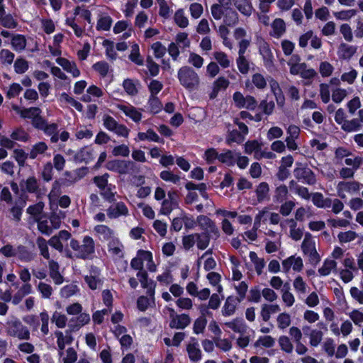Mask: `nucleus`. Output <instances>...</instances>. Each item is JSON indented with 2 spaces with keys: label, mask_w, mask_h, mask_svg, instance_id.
I'll return each mask as SVG.
<instances>
[{
  "label": "nucleus",
  "mask_w": 363,
  "mask_h": 363,
  "mask_svg": "<svg viewBox=\"0 0 363 363\" xmlns=\"http://www.w3.org/2000/svg\"><path fill=\"white\" fill-rule=\"evenodd\" d=\"M69 246L74 252L75 257L78 259H90L95 252L94 240L89 235L83 238L82 243L76 239H71Z\"/></svg>",
  "instance_id": "f257e3e1"
},
{
  "label": "nucleus",
  "mask_w": 363,
  "mask_h": 363,
  "mask_svg": "<svg viewBox=\"0 0 363 363\" xmlns=\"http://www.w3.org/2000/svg\"><path fill=\"white\" fill-rule=\"evenodd\" d=\"M211 15L216 20H223V23L228 26H235L239 22L238 12L230 6L222 5H212L211 6Z\"/></svg>",
  "instance_id": "f03ea898"
},
{
  "label": "nucleus",
  "mask_w": 363,
  "mask_h": 363,
  "mask_svg": "<svg viewBox=\"0 0 363 363\" xmlns=\"http://www.w3.org/2000/svg\"><path fill=\"white\" fill-rule=\"evenodd\" d=\"M178 79L180 84L189 90L195 89L199 84L197 73L190 67L184 66L178 71Z\"/></svg>",
  "instance_id": "7ed1b4c3"
},
{
  "label": "nucleus",
  "mask_w": 363,
  "mask_h": 363,
  "mask_svg": "<svg viewBox=\"0 0 363 363\" xmlns=\"http://www.w3.org/2000/svg\"><path fill=\"white\" fill-rule=\"evenodd\" d=\"M6 330L7 334L11 337L23 340H30V333L28 328L17 318L8 321Z\"/></svg>",
  "instance_id": "20e7f679"
},
{
  "label": "nucleus",
  "mask_w": 363,
  "mask_h": 363,
  "mask_svg": "<svg viewBox=\"0 0 363 363\" xmlns=\"http://www.w3.org/2000/svg\"><path fill=\"white\" fill-rule=\"evenodd\" d=\"M301 250L312 264H316L320 261V257L315 248V241L311 233L305 234L301 244Z\"/></svg>",
  "instance_id": "39448f33"
},
{
  "label": "nucleus",
  "mask_w": 363,
  "mask_h": 363,
  "mask_svg": "<svg viewBox=\"0 0 363 363\" xmlns=\"http://www.w3.org/2000/svg\"><path fill=\"white\" fill-rule=\"evenodd\" d=\"M38 223V229L39 231L46 235L52 234L53 230L58 229L60 227V219L55 216H52L50 218L45 216L36 218Z\"/></svg>",
  "instance_id": "423d86ee"
},
{
  "label": "nucleus",
  "mask_w": 363,
  "mask_h": 363,
  "mask_svg": "<svg viewBox=\"0 0 363 363\" xmlns=\"http://www.w3.org/2000/svg\"><path fill=\"white\" fill-rule=\"evenodd\" d=\"M363 184L357 181H342L338 182L336 189L337 196L342 199H346L347 194H354L357 193L362 188Z\"/></svg>",
  "instance_id": "0eeeda50"
},
{
  "label": "nucleus",
  "mask_w": 363,
  "mask_h": 363,
  "mask_svg": "<svg viewBox=\"0 0 363 363\" xmlns=\"http://www.w3.org/2000/svg\"><path fill=\"white\" fill-rule=\"evenodd\" d=\"M43 130L46 135L50 138V142L52 143H56L59 140L66 142L69 138V133L66 130H63L59 134L57 123H47Z\"/></svg>",
  "instance_id": "6e6552de"
},
{
  "label": "nucleus",
  "mask_w": 363,
  "mask_h": 363,
  "mask_svg": "<svg viewBox=\"0 0 363 363\" xmlns=\"http://www.w3.org/2000/svg\"><path fill=\"white\" fill-rule=\"evenodd\" d=\"M235 106L238 108L254 110L257 106L256 99L250 95L245 96L241 92L235 91L233 95Z\"/></svg>",
  "instance_id": "1a4fd4ad"
},
{
  "label": "nucleus",
  "mask_w": 363,
  "mask_h": 363,
  "mask_svg": "<svg viewBox=\"0 0 363 363\" xmlns=\"http://www.w3.org/2000/svg\"><path fill=\"white\" fill-rule=\"evenodd\" d=\"M196 223L201 229L206 231V233L211 234L213 239H218L220 237V232L213 220L206 216L200 215L196 218Z\"/></svg>",
  "instance_id": "9d476101"
},
{
  "label": "nucleus",
  "mask_w": 363,
  "mask_h": 363,
  "mask_svg": "<svg viewBox=\"0 0 363 363\" xmlns=\"http://www.w3.org/2000/svg\"><path fill=\"white\" fill-rule=\"evenodd\" d=\"M84 281L91 290L100 288L103 284V278L100 269L96 266H91L89 274L84 277Z\"/></svg>",
  "instance_id": "9b49d317"
},
{
  "label": "nucleus",
  "mask_w": 363,
  "mask_h": 363,
  "mask_svg": "<svg viewBox=\"0 0 363 363\" xmlns=\"http://www.w3.org/2000/svg\"><path fill=\"white\" fill-rule=\"evenodd\" d=\"M133 164L131 161L113 160L106 163V167L107 169L120 174H126Z\"/></svg>",
  "instance_id": "f8f14e48"
},
{
  "label": "nucleus",
  "mask_w": 363,
  "mask_h": 363,
  "mask_svg": "<svg viewBox=\"0 0 363 363\" xmlns=\"http://www.w3.org/2000/svg\"><path fill=\"white\" fill-rule=\"evenodd\" d=\"M87 173V167H81L73 171H66L64 173L63 184L65 186L73 184L84 178Z\"/></svg>",
  "instance_id": "ddd939ff"
},
{
  "label": "nucleus",
  "mask_w": 363,
  "mask_h": 363,
  "mask_svg": "<svg viewBox=\"0 0 363 363\" xmlns=\"http://www.w3.org/2000/svg\"><path fill=\"white\" fill-rule=\"evenodd\" d=\"M282 270L284 272L287 273L291 269L294 272H301L303 267V263L301 257L291 255L288 258L284 259L281 262Z\"/></svg>",
  "instance_id": "4468645a"
},
{
  "label": "nucleus",
  "mask_w": 363,
  "mask_h": 363,
  "mask_svg": "<svg viewBox=\"0 0 363 363\" xmlns=\"http://www.w3.org/2000/svg\"><path fill=\"white\" fill-rule=\"evenodd\" d=\"M294 177L301 182L308 185L315 183L316 179L314 173L309 168H296L294 172Z\"/></svg>",
  "instance_id": "2eb2a0df"
},
{
  "label": "nucleus",
  "mask_w": 363,
  "mask_h": 363,
  "mask_svg": "<svg viewBox=\"0 0 363 363\" xmlns=\"http://www.w3.org/2000/svg\"><path fill=\"white\" fill-rule=\"evenodd\" d=\"M95 235L102 242H110L116 236L115 231L106 225H96L94 228Z\"/></svg>",
  "instance_id": "dca6fc26"
},
{
  "label": "nucleus",
  "mask_w": 363,
  "mask_h": 363,
  "mask_svg": "<svg viewBox=\"0 0 363 363\" xmlns=\"http://www.w3.org/2000/svg\"><path fill=\"white\" fill-rule=\"evenodd\" d=\"M171 320L169 326L172 328L183 329L190 324L191 319L186 314L176 315L174 310L169 308Z\"/></svg>",
  "instance_id": "f3484780"
},
{
  "label": "nucleus",
  "mask_w": 363,
  "mask_h": 363,
  "mask_svg": "<svg viewBox=\"0 0 363 363\" xmlns=\"http://www.w3.org/2000/svg\"><path fill=\"white\" fill-rule=\"evenodd\" d=\"M107 216L111 219H116L121 216H128L129 215V210L126 205L122 202H116L111 205L107 209Z\"/></svg>",
  "instance_id": "a211bd4d"
},
{
  "label": "nucleus",
  "mask_w": 363,
  "mask_h": 363,
  "mask_svg": "<svg viewBox=\"0 0 363 363\" xmlns=\"http://www.w3.org/2000/svg\"><path fill=\"white\" fill-rule=\"evenodd\" d=\"M188 357L191 362H199L202 359V352L198 340L191 337L186 347Z\"/></svg>",
  "instance_id": "6ab92c4d"
},
{
  "label": "nucleus",
  "mask_w": 363,
  "mask_h": 363,
  "mask_svg": "<svg viewBox=\"0 0 363 363\" xmlns=\"http://www.w3.org/2000/svg\"><path fill=\"white\" fill-rule=\"evenodd\" d=\"M116 107L135 123H139L141 121L143 116L142 113L133 106L120 104H117Z\"/></svg>",
  "instance_id": "aec40b11"
},
{
  "label": "nucleus",
  "mask_w": 363,
  "mask_h": 363,
  "mask_svg": "<svg viewBox=\"0 0 363 363\" xmlns=\"http://www.w3.org/2000/svg\"><path fill=\"white\" fill-rule=\"evenodd\" d=\"M155 289L154 287H150L147 291V294L149 297L141 296L138 298L137 307L140 311H145L148 308V307L155 304Z\"/></svg>",
  "instance_id": "412c9836"
},
{
  "label": "nucleus",
  "mask_w": 363,
  "mask_h": 363,
  "mask_svg": "<svg viewBox=\"0 0 363 363\" xmlns=\"http://www.w3.org/2000/svg\"><path fill=\"white\" fill-rule=\"evenodd\" d=\"M94 159V150L89 146L80 148L74 155V161L77 163H89Z\"/></svg>",
  "instance_id": "4be33fe9"
},
{
  "label": "nucleus",
  "mask_w": 363,
  "mask_h": 363,
  "mask_svg": "<svg viewBox=\"0 0 363 363\" xmlns=\"http://www.w3.org/2000/svg\"><path fill=\"white\" fill-rule=\"evenodd\" d=\"M54 334L57 338V344L60 350V354L62 355L65 346L72 343L73 337L71 332L69 330H66L65 333L56 330Z\"/></svg>",
  "instance_id": "5701e85b"
},
{
  "label": "nucleus",
  "mask_w": 363,
  "mask_h": 363,
  "mask_svg": "<svg viewBox=\"0 0 363 363\" xmlns=\"http://www.w3.org/2000/svg\"><path fill=\"white\" fill-rule=\"evenodd\" d=\"M282 227L288 225L289 228V236L290 238L295 240H300L303 236V230L297 227L296 221L293 219H286L283 223H281Z\"/></svg>",
  "instance_id": "b1692460"
},
{
  "label": "nucleus",
  "mask_w": 363,
  "mask_h": 363,
  "mask_svg": "<svg viewBox=\"0 0 363 363\" xmlns=\"http://www.w3.org/2000/svg\"><path fill=\"white\" fill-rule=\"evenodd\" d=\"M245 152L247 155H253L254 158L259 160L262 155V144L256 140H249L245 143Z\"/></svg>",
  "instance_id": "393cba45"
},
{
  "label": "nucleus",
  "mask_w": 363,
  "mask_h": 363,
  "mask_svg": "<svg viewBox=\"0 0 363 363\" xmlns=\"http://www.w3.org/2000/svg\"><path fill=\"white\" fill-rule=\"evenodd\" d=\"M56 62L60 65L64 70L70 73L73 77H78L80 75V71L74 61H69L64 57H58Z\"/></svg>",
  "instance_id": "a878e982"
},
{
  "label": "nucleus",
  "mask_w": 363,
  "mask_h": 363,
  "mask_svg": "<svg viewBox=\"0 0 363 363\" xmlns=\"http://www.w3.org/2000/svg\"><path fill=\"white\" fill-rule=\"evenodd\" d=\"M357 48L345 43H342L337 49V55L340 59L349 60L357 52Z\"/></svg>",
  "instance_id": "bb28decb"
},
{
  "label": "nucleus",
  "mask_w": 363,
  "mask_h": 363,
  "mask_svg": "<svg viewBox=\"0 0 363 363\" xmlns=\"http://www.w3.org/2000/svg\"><path fill=\"white\" fill-rule=\"evenodd\" d=\"M259 53L262 56L264 65L268 69L271 70L274 67L273 55L267 43H263L259 46Z\"/></svg>",
  "instance_id": "cd10ccee"
},
{
  "label": "nucleus",
  "mask_w": 363,
  "mask_h": 363,
  "mask_svg": "<svg viewBox=\"0 0 363 363\" xmlns=\"http://www.w3.org/2000/svg\"><path fill=\"white\" fill-rule=\"evenodd\" d=\"M235 7L244 16L250 17L254 8L250 0H232Z\"/></svg>",
  "instance_id": "c85d7f7f"
},
{
  "label": "nucleus",
  "mask_w": 363,
  "mask_h": 363,
  "mask_svg": "<svg viewBox=\"0 0 363 363\" xmlns=\"http://www.w3.org/2000/svg\"><path fill=\"white\" fill-rule=\"evenodd\" d=\"M337 263L335 260L331 258H326L321 267L318 270V274L320 277L329 276L332 272L337 271Z\"/></svg>",
  "instance_id": "c756f323"
},
{
  "label": "nucleus",
  "mask_w": 363,
  "mask_h": 363,
  "mask_svg": "<svg viewBox=\"0 0 363 363\" xmlns=\"http://www.w3.org/2000/svg\"><path fill=\"white\" fill-rule=\"evenodd\" d=\"M90 321V316L86 313H80L76 318H72L69 320V327L72 330H77L84 325L88 324Z\"/></svg>",
  "instance_id": "7c9ffc66"
},
{
  "label": "nucleus",
  "mask_w": 363,
  "mask_h": 363,
  "mask_svg": "<svg viewBox=\"0 0 363 363\" xmlns=\"http://www.w3.org/2000/svg\"><path fill=\"white\" fill-rule=\"evenodd\" d=\"M22 187L29 193H34L38 196L40 194H44L45 192H42L39 188V184L38 179L35 177H29L25 181H23V185Z\"/></svg>",
  "instance_id": "2f4dec72"
},
{
  "label": "nucleus",
  "mask_w": 363,
  "mask_h": 363,
  "mask_svg": "<svg viewBox=\"0 0 363 363\" xmlns=\"http://www.w3.org/2000/svg\"><path fill=\"white\" fill-rule=\"evenodd\" d=\"M108 251L112 256L117 258L123 257V245L117 237L108 242Z\"/></svg>",
  "instance_id": "473e14b6"
},
{
  "label": "nucleus",
  "mask_w": 363,
  "mask_h": 363,
  "mask_svg": "<svg viewBox=\"0 0 363 363\" xmlns=\"http://www.w3.org/2000/svg\"><path fill=\"white\" fill-rule=\"evenodd\" d=\"M272 30L270 31V35L279 38L286 32V24L283 19L277 18H276L271 25Z\"/></svg>",
  "instance_id": "72a5a7b5"
},
{
  "label": "nucleus",
  "mask_w": 363,
  "mask_h": 363,
  "mask_svg": "<svg viewBox=\"0 0 363 363\" xmlns=\"http://www.w3.org/2000/svg\"><path fill=\"white\" fill-rule=\"evenodd\" d=\"M103 94L104 92L101 89L95 85H91L88 87L86 94L82 96L81 100L84 102H90L94 100V98L101 97Z\"/></svg>",
  "instance_id": "f704fd0d"
},
{
  "label": "nucleus",
  "mask_w": 363,
  "mask_h": 363,
  "mask_svg": "<svg viewBox=\"0 0 363 363\" xmlns=\"http://www.w3.org/2000/svg\"><path fill=\"white\" fill-rule=\"evenodd\" d=\"M300 58L298 55H292L288 62V65L290 66V73L294 75L301 74L303 69L306 68L305 63H298Z\"/></svg>",
  "instance_id": "c9c22d12"
},
{
  "label": "nucleus",
  "mask_w": 363,
  "mask_h": 363,
  "mask_svg": "<svg viewBox=\"0 0 363 363\" xmlns=\"http://www.w3.org/2000/svg\"><path fill=\"white\" fill-rule=\"evenodd\" d=\"M113 23L112 18L106 13H100L98 16L96 29L98 30H109Z\"/></svg>",
  "instance_id": "e433bc0d"
},
{
  "label": "nucleus",
  "mask_w": 363,
  "mask_h": 363,
  "mask_svg": "<svg viewBox=\"0 0 363 363\" xmlns=\"http://www.w3.org/2000/svg\"><path fill=\"white\" fill-rule=\"evenodd\" d=\"M137 140L138 141H151L155 143H163V140L151 128L146 132H139L137 135Z\"/></svg>",
  "instance_id": "4c0bfd02"
},
{
  "label": "nucleus",
  "mask_w": 363,
  "mask_h": 363,
  "mask_svg": "<svg viewBox=\"0 0 363 363\" xmlns=\"http://www.w3.org/2000/svg\"><path fill=\"white\" fill-rule=\"evenodd\" d=\"M50 276L55 284L59 285L63 283V277L59 272V264L54 260L49 261Z\"/></svg>",
  "instance_id": "58836bf2"
},
{
  "label": "nucleus",
  "mask_w": 363,
  "mask_h": 363,
  "mask_svg": "<svg viewBox=\"0 0 363 363\" xmlns=\"http://www.w3.org/2000/svg\"><path fill=\"white\" fill-rule=\"evenodd\" d=\"M311 199L313 204L318 208H330L332 205V199L324 198L321 193L313 194Z\"/></svg>",
  "instance_id": "ea45409f"
},
{
  "label": "nucleus",
  "mask_w": 363,
  "mask_h": 363,
  "mask_svg": "<svg viewBox=\"0 0 363 363\" xmlns=\"http://www.w3.org/2000/svg\"><path fill=\"white\" fill-rule=\"evenodd\" d=\"M268 81L269 83L271 90L275 96L277 104L281 106H283L284 103V97L280 89L279 83L272 78H270Z\"/></svg>",
  "instance_id": "a19ab883"
},
{
  "label": "nucleus",
  "mask_w": 363,
  "mask_h": 363,
  "mask_svg": "<svg viewBox=\"0 0 363 363\" xmlns=\"http://www.w3.org/2000/svg\"><path fill=\"white\" fill-rule=\"evenodd\" d=\"M123 86L128 95L135 96L138 93L140 82L138 80L127 79L123 81Z\"/></svg>",
  "instance_id": "79ce46f5"
},
{
  "label": "nucleus",
  "mask_w": 363,
  "mask_h": 363,
  "mask_svg": "<svg viewBox=\"0 0 363 363\" xmlns=\"http://www.w3.org/2000/svg\"><path fill=\"white\" fill-rule=\"evenodd\" d=\"M59 101L62 104H70L72 106L75 108L78 111H82L83 106L82 104L74 99L72 96H69L66 92H62L60 94L59 96Z\"/></svg>",
  "instance_id": "37998d69"
},
{
  "label": "nucleus",
  "mask_w": 363,
  "mask_h": 363,
  "mask_svg": "<svg viewBox=\"0 0 363 363\" xmlns=\"http://www.w3.org/2000/svg\"><path fill=\"white\" fill-rule=\"evenodd\" d=\"M289 194L288 188L285 185L277 186L273 195V201L276 203H281L285 201Z\"/></svg>",
  "instance_id": "c03bdc74"
},
{
  "label": "nucleus",
  "mask_w": 363,
  "mask_h": 363,
  "mask_svg": "<svg viewBox=\"0 0 363 363\" xmlns=\"http://www.w3.org/2000/svg\"><path fill=\"white\" fill-rule=\"evenodd\" d=\"M225 325L235 333L243 335L247 332V327L242 320L235 319L233 321L225 323Z\"/></svg>",
  "instance_id": "a18cd8bd"
},
{
  "label": "nucleus",
  "mask_w": 363,
  "mask_h": 363,
  "mask_svg": "<svg viewBox=\"0 0 363 363\" xmlns=\"http://www.w3.org/2000/svg\"><path fill=\"white\" fill-rule=\"evenodd\" d=\"M174 23L182 28H186L189 24V21L185 14L183 9H177L174 14Z\"/></svg>",
  "instance_id": "49530a36"
},
{
  "label": "nucleus",
  "mask_w": 363,
  "mask_h": 363,
  "mask_svg": "<svg viewBox=\"0 0 363 363\" xmlns=\"http://www.w3.org/2000/svg\"><path fill=\"white\" fill-rule=\"evenodd\" d=\"M16 257L21 261L25 262H30L34 259V255L23 245L16 247Z\"/></svg>",
  "instance_id": "de8ad7c7"
},
{
  "label": "nucleus",
  "mask_w": 363,
  "mask_h": 363,
  "mask_svg": "<svg viewBox=\"0 0 363 363\" xmlns=\"http://www.w3.org/2000/svg\"><path fill=\"white\" fill-rule=\"evenodd\" d=\"M48 145L44 142H38L35 144L28 154L30 159L38 158L39 156L43 155L48 150Z\"/></svg>",
  "instance_id": "09e8293b"
},
{
  "label": "nucleus",
  "mask_w": 363,
  "mask_h": 363,
  "mask_svg": "<svg viewBox=\"0 0 363 363\" xmlns=\"http://www.w3.org/2000/svg\"><path fill=\"white\" fill-rule=\"evenodd\" d=\"M236 305L237 302L235 298L228 297L222 308L223 315L224 316L232 315L235 311Z\"/></svg>",
  "instance_id": "8fccbe9b"
},
{
  "label": "nucleus",
  "mask_w": 363,
  "mask_h": 363,
  "mask_svg": "<svg viewBox=\"0 0 363 363\" xmlns=\"http://www.w3.org/2000/svg\"><path fill=\"white\" fill-rule=\"evenodd\" d=\"M269 185L266 182L260 183L256 189L257 201L262 202L265 200H268L269 198Z\"/></svg>",
  "instance_id": "3c124183"
},
{
  "label": "nucleus",
  "mask_w": 363,
  "mask_h": 363,
  "mask_svg": "<svg viewBox=\"0 0 363 363\" xmlns=\"http://www.w3.org/2000/svg\"><path fill=\"white\" fill-rule=\"evenodd\" d=\"M362 127V124L359 123V121L357 118L352 120H346L342 124L341 128L345 132H355L359 130Z\"/></svg>",
  "instance_id": "603ef678"
},
{
  "label": "nucleus",
  "mask_w": 363,
  "mask_h": 363,
  "mask_svg": "<svg viewBox=\"0 0 363 363\" xmlns=\"http://www.w3.org/2000/svg\"><path fill=\"white\" fill-rule=\"evenodd\" d=\"M160 178L167 182H170L176 185H179L181 182V177L174 174L172 171L164 170L162 171L160 174Z\"/></svg>",
  "instance_id": "864d4df0"
},
{
  "label": "nucleus",
  "mask_w": 363,
  "mask_h": 363,
  "mask_svg": "<svg viewBox=\"0 0 363 363\" xmlns=\"http://www.w3.org/2000/svg\"><path fill=\"white\" fill-rule=\"evenodd\" d=\"M236 154L231 150H226L220 153L219 156V162L226 164L228 167H232L235 164Z\"/></svg>",
  "instance_id": "5fc2aeb1"
},
{
  "label": "nucleus",
  "mask_w": 363,
  "mask_h": 363,
  "mask_svg": "<svg viewBox=\"0 0 363 363\" xmlns=\"http://www.w3.org/2000/svg\"><path fill=\"white\" fill-rule=\"evenodd\" d=\"M174 208V203L172 199V194L168 193V199H164L162 202L160 213L163 215H169Z\"/></svg>",
  "instance_id": "6e6d98bb"
},
{
  "label": "nucleus",
  "mask_w": 363,
  "mask_h": 363,
  "mask_svg": "<svg viewBox=\"0 0 363 363\" xmlns=\"http://www.w3.org/2000/svg\"><path fill=\"white\" fill-rule=\"evenodd\" d=\"M11 45L14 50L21 52L26 46V40L23 35L17 34L12 38Z\"/></svg>",
  "instance_id": "4d7b16f0"
},
{
  "label": "nucleus",
  "mask_w": 363,
  "mask_h": 363,
  "mask_svg": "<svg viewBox=\"0 0 363 363\" xmlns=\"http://www.w3.org/2000/svg\"><path fill=\"white\" fill-rule=\"evenodd\" d=\"M211 234L196 233V241L197 247L200 250H205L209 245Z\"/></svg>",
  "instance_id": "13d9d810"
},
{
  "label": "nucleus",
  "mask_w": 363,
  "mask_h": 363,
  "mask_svg": "<svg viewBox=\"0 0 363 363\" xmlns=\"http://www.w3.org/2000/svg\"><path fill=\"white\" fill-rule=\"evenodd\" d=\"M129 59L138 65H143V59L140 54V48L138 44L135 43L131 45Z\"/></svg>",
  "instance_id": "bf43d9fd"
},
{
  "label": "nucleus",
  "mask_w": 363,
  "mask_h": 363,
  "mask_svg": "<svg viewBox=\"0 0 363 363\" xmlns=\"http://www.w3.org/2000/svg\"><path fill=\"white\" fill-rule=\"evenodd\" d=\"M357 13L356 9H348L340 11H335L333 13L336 19L340 21H350L352 18L355 16Z\"/></svg>",
  "instance_id": "052dcab7"
},
{
  "label": "nucleus",
  "mask_w": 363,
  "mask_h": 363,
  "mask_svg": "<svg viewBox=\"0 0 363 363\" xmlns=\"http://www.w3.org/2000/svg\"><path fill=\"white\" fill-rule=\"evenodd\" d=\"M213 57L223 68H228L230 66L231 61L225 52L221 51L215 52Z\"/></svg>",
  "instance_id": "680f3d73"
},
{
  "label": "nucleus",
  "mask_w": 363,
  "mask_h": 363,
  "mask_svg": "<svg viewBox=\"0 0 363 363\" xmlns=\"http://www.w3.org/2000/svg\"><path fill=\"white\" fill-rule=\"evenodd\" d=\"M14 54L7 49H2L0 51V62L4 66L11 65L14 60Z\"/></svg>",
  "instance_id": "e2e57ef3"
},
{
  "label": "nucleus",
  "mask_w": 363,
  "mask_h": 363,
  "mask_svg": "<svg viewBox=\"0 0 363 363\" xmlns=\"http://www.w3.org/2000/svg\"><path fill=\"white\" fill-rule=\"evenodd\" d=\"M147 104L150 112L152 114L159 113L162 108V104L156 96H150Z\"/></svg>",
  "instance_id": "0e129e2a"
},
{
  "label": "nucleus",
  "mask_w": 363,
  "mask_h": 363,
  "mask_svg": "<svg viewBox=\"0 0 363 363\" xmlns=\"http://www.w3.org/2000/svg\"><path fill=\"white\" fill-rule=\"evenodd\" d=\"M277 327L281 330L287 328L291 322V315L287 313H281L277 318Z\"/></svg>",
  "instance_id": "69168bd1"
},
{
  "label": "nucleus",
  "mask_w": 363,
  "mask_h": 363,
  "mask_svg": "<svg viewBox=\"0 0 363 363\" xmlns=\"http://www.w3.org/2000/svg\"><path fill=\"white\" fill-rule=\"evenodd\" d=\"M79 289L78 286L75 284H69L65 286H63L60 290V296L63 298H69L77 292H79Z\"/></svg>",
  "instance_id": "338daca9"
},
{
  "label": "nucleus",
  "mask_w": 363,
  "mask_h": 363,
  "mask_svg": "<svg viewBox=\"0 0 363 363\" xmlns=\"http://www.w3.org/2000/svg\"><path fill=\"white\" fill-rule=\"evenodd\" d=\"M323 333L320 330L314 329L309 334V343L311 347H318L323 340Z\"/></svg>",
  "instance_id": "774afa93"
}]
</instances>
